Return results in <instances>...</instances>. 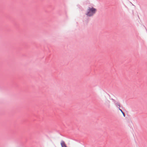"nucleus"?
Segmentation results:
<instances>
[{
    "label": "nucleus",
    "instance_id": "1",
    "mask_svg": "<svg viewBox=\"0 0 147 147\" xmlns=\"http://www.w3.org/2000/svg\"><path fill=\"white\" fill-rule=\"evenodd\" d=\"M97 9L93 7H88L87 9L86 15L89 17L93 16L96 12Z\"/></svg>",
    "mask_w": 147,
    "mask_h": 147
},
{
    "label": "nucleus",
    "instance_id": "2",
    "mask_svg": "<svg viewBox=\"0 0 147 147\" xmlns=\"http://www.w3.org/2000/svg\"><path fill=\"white\" fill-rule=\"evenodd\" d=\"M62 147H67L64 141H62L61 143Z\"/></svg>",
    "mask_w": 147,
    "mask_h": 147
},
{
    "label": "nucleus",
    "instance_id": "3",
    "mask_svg": "<svg viewBox=\"0 0 147 147\" xmlns=\"http://www.w3.org/2000/svg\"><path fill=\"white\" fill-rule=\"evenodd\" d=\"M110 101L109 100H107L105 101V104L106 105H108L109 106H110Z\"/></svg>",
    "mask_w": 147,
    "mask_h": 147
},
{
    "label": "nucleus",
    "instance_id": "4",
    "mask_svg": "<svg viewBox=\"0 0 147 147\" xmlns=\"http://www.w3.org/2000/svg\"><path fill=\"white\" fill-rule=\"evenodd\" d=\"M119 110L120 111H121V113H122L123 112V111H122V110H121V109H120L119 108Z\"/></svg>",
    "mask_w": 147,
    "mask_h": 147
},
{
    "label": "nucleus",
    "instance_id": "5",
    "mask_svg": "<svg viewBox=\"0 0 147 147\" xmlns=\"http://www.w3.org/2000/svg\"><path fill=\"white\" fill-rule=\"evenodd\" d=\"M122 113L123 114V116H125V114L123 112Z\"/></svg>",
    "mask_w": 147,
    "mask_h": 147
},
{
    "label": "nucleus",
    "instance_id": "6",
    "mask_svg": "<svg viewBox=\"0 0 147 147\" xmlns=\"http://www.w3.org/2000/svg\"><path fill=\"white\" fill-rule=\"evenodd\" d=\"M117 105L119 106V107H120V104L119 103H117Z\"/></svg>",
    "mask_w": 147,
    "mask_h": 147
}]
</instances>
